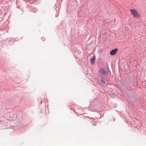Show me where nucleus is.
I'll use <instances>...</instances> for the list:
<instances>
[{
  "label": "nucleus",
  "mask_w": 146,
  "mask_h": 146,
  "mask_svg": "<svg viewBox=\"0 0 146 146\" xmlns=\"http://www.w3.org/2000/svg\"><path fill=\"white\" fill-rule=\"evenodd\" d=\"M130 11L133 17L138 18L140 17V14L136 10L131 9L130 10Z\"/></svg>",
  "instance_id": "f257e3e1"
},
{
  "label": "nucleus",
  "mask_w": 146,
  "mask_h": 146,
  "mask_svg": "<svg viewBox=\"0 0 146 146\" xmlns=\"http://www.w3.org/2000/svg\"><path fill=\"white\" fill-rule=\"evenodd\" d=\"M98 72L102 75H105L107 74V72L102 68H101L98 71Z\"/></svg>",
  "instance_id": "f03ea898"
},
{
  "label": "nucleus",
  "mask_w": 146,
  "mask_h": 146,
  "mask_svg": "<svg viewBox=\"0 0 146 146\" xmlns=\"http://www.w3.org/2000/svg\"><path fill=\"white\" fill-rule=\"evenodd\" d=\"M118 51L117 48H115L111 50L110 52V54L111 55H115Z\"/></svg>",
  "instance_id": "7ed1b4c3"
},
{
  "label": "nucleus",
  "mask_w": 146,
  "mask_h": 146,
  "mask_svg": "<svg viewBox=\"0 0 146 146\" xmlns=\"http://www.w3.org/2000/svg\"><path fill=\"white\" fill-rule=\"evenodd\" d=\"M100 81L102 83L104 84L106 83L105 79L103 77H101Z\"/></svg>",
  "instance_id": "20e7f679"
},
{
  "label": "nucleus",
  "mask_w": 146,
  "mask_h": 146,
  "mask_svg": "<svg viewBox=\"0 0 146 146\" xmlns=\"http://www.w3.org/2000/svg\"><path fill=\"white\" fill-rule=\"evenodd\" d=\"M95 58V56H94L92 58L90 59V63L91 64L93 65L94 64V58Z\"/></svg>",
  "instance_id": "39448f33"
},
{
  "label": "nucleus",
  "mask_w": 146,
  "mask_h": 146,
  "mask_svg": "<svg viewBox=\"0 0 146 146\" xmlns=\"http://www.w3.org/2000/svg\"><path fill=\"white\" fill-rule=\"evenodd\" d=\"M129 98V100H130V101H133V100H132V98Z\"/></svg>",
  "instance_id": "423d86ee"
}]
</instances>
